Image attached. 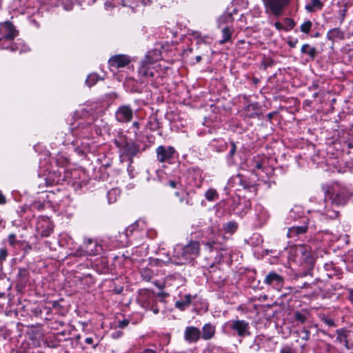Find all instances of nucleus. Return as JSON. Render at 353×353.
<instances>
[{
    "instance_id": "nucleus-9",
    "label": "nucleus",
    "mask_w": 353,
    "mask_h": 353,
    "mask_svg": "<svg viewBox=\"0 0 353 353\" xmlns=\"http://www.w3.org/2000/svg\"><path fill=\"white\" fill-rule=\"evenodd\" d=\"M69 173L65 170L57 168L50 172L46 179L47 185H53L59 184L66 180L68 177Z\"/></svg>"
},
{
    "instance_id": "nucleus-17",
    "label": "nucleus",
    "mask_w": 353,
    "mask_h": 353,
    "mask_svg": "<svg viewBox=\"0 0 353 353\" xmlns=\"http://www.w3.org/2000/svg\"><path fill=\"white\" fill-rule=\"evenodd\" d=\"M216 327L214 325L208 323H205L201 332V337L205 340L208 341L212 339L215 334Z\"/></svg>"
},
{
    "instance_id": "nucleus-55",
    "label": "nucleus",
    "mask_w": 353,
    "mask_h": 353,
    "mask_svg": "<svg viewBox=\"0 0 353 353\" xmlns=\"http://www.w3.org/2000/svg\"><path fill=\"white\" fill-rule=\"evenodd\" d=\"M168 185L172 188H176L177 185V183L174 181L170 180L168 181Z\"/></svg>"
},
{
    "instance_id": "nucleus-16",
    "label": "nucleus",
    "mask_w": 353,
    "mask_h": 353,
    "mask_svg": "<svg viewBox=\"0 0 353 353\" xmlns=\"http://www.w3.org/2000/svg\"><path fill=\"white\" fill-rule=\"evenodd\" d=\"M196 202L197 198L194 192H186L180 196V203L185 208L193 207Z\"/></svg>"
},
{
    "instance_id": "nucleus-53",
    "label": "nucleus",
    "mask_w": 353,
    "mask_h": 353,
    "mask_svg": "<svg viewBox=\"0 0 353 353\" xmlns=\"http://www.w3.org/2000/svg\"><path fill=\"white\" fill-rule=\"evenodd\" d=\"M324 268L327 272L331 271L333 269V264L332 263H325L324 265Z\"/></svg>"
},
{
    "instance_id": "nucleus-21",
    "label": "nucleus",
    "mask_w": 353,
    "mask_h": 353,
    "mask_svg": "<svg viewBox=\"0 0 353 353\" xmlns=\"http://www.w3.org/2000/svg\"><path fill=\"white\" fill-rule=\"evenodd\" d=\"M192 298L191 294H185L183 299L176 301L175 307L181 311L184 310L190 305Z\"/></svg>"
},
{
    "instance_id": "nucleus-60",
    "label": "nucleus",
    "mask_w": 353,
    "mask_h": 353,
    "mask_svg": "<svg viewBox=\"0 0 353 353\" xmlns=\"http://www.w3.org/2000/svg\"><path fill=\"white\" fill-rule=\"evenodd\" d=\"M175 196H176L177 197H179V199L180 200V196H182L183 194H181L179 192H176L174 193Z\"/></svg>"
},
{
    "instance_id": "nucleus-54",
    "label": "nucleus",
    "mask_w": 353,
    "mask_h": 353,
    "mask_svg": "<svg viewBox=\"0 0 353 353\" xmlns=\"http://www.w3.org/2000/svg\"><path fill=\"white\" fill-rule=\"evenodd\" d=\"M274 27L278 30H281L283 28V26L282 23L279 22V21L274 23Z\"/></svg>"
},
{
    "instance_id": "nucleus-45",
    "label": "nucleus",
    "mask_w": 353,
    "mask_h": 353,
    "mask_svg": "<svg viewBox=\"0 0 353 353\" xmlns=\"http://www.w3.org/2000/svg\"><path fill=\"white\" fill-rule=\"evenodd\" d=\"M323 322L326 325H327L329 327H334V326H335L334 321L332 319H331L325 318L323 319Z\"/></svg>"
},
{
    "instance_id": "nucleus-43",
    "label": "nucleus",
    "mask_w": 353,
    "mask_h": 353,
    "mask_svg": "<svg viewBox=\"0 0 353 353\" xmlns=\"http://www.w3.org/2000/svg\"><path fill=\"white\" fill-rule=\"evenodd\" d=\"M298 39L295 38V39H290L288 41V44L289 45V46H290L291 48H295L296 44L298 43Z\"/></svg>"
},
{
    "instance_id": "nucleus-20",
    "label": "nucleus",
    "mask_w": 353,
    "mask_h": 353,
    "mask_svg": "<svg viewBox=\"0 0 353 353\" xmlns=\"http://www.w3.org/2000/svg\"><path fill=\"white\" fill-rule=\"evenodd\" d=\"M323 3L321 0H311L310 3H307L305 9L308 12H314L316 10H320L323 8Z\"/></svg>"
},
{
    "instance_id": "nucleus-35",
    "label": "nucleus",
    "mask_w": 353,
    "mask_h": 353,
    "mask_svg": "<svg viewBox=\"0 0 353 353\" xmlns=\"http://www.w3.org/2000/svg\"><path fill=\"white\" fill-rule=\"evenodd\" d=\"M238 225L235 221H229L224 225V230L226 232L234 233L237 229Z\"/></svg>"
},
{
    "instance_id": "nucleus-14",
    "label": "nucleus",
    "mask_w": 353,
    "mask_h": 353,
    "mask_svg": "<svg viewBox=\"0 0 353 353\" xmlns=\"http://www.w3.org/2000/svg\"><path fill=\"white\" fill-rule=\"evenodd\" d=\"M201 338V331L194 326H188L184 331V339L189 343H196Z\"/></svg>"
},
{
    "instance_id": "nucleus-18",
    "label": "nucleus",
    "mask_w": 353,
    "mask_h": 353,
    "mask_svg": "<svg viewBox=\"0 0 353 353\" xmlns=\"http://www.w3.org/2000/svg\"><path fill=\"white\" fill-rule=\"evenodd\" d=\"M336 332L337 334L336 341L343 345L347 349H349L347 337L349 336L350 331L345 329H339L336 330Z\"/></svg>"
},
{
    "instance_id": "nucleus-57",
    "label": "nucleus",
    "mask_w": 353,
    "mask_h": 353,
    "mask_svg": "<svg viewBox=\"0 0 353 353\" xmlns=\"http://www.w3.org/2000/svg\"><path fill=\"white\" fill-rule=\"evenodd\" d=\"M229 12H232V16H233L234 14H237L238 10L236 8H233L231 11L229 10Z\"/></svg>"
},
{
    "instance_id": "nucleus-22",
    "label": "nucleus",
    "mask_w": 353,
    "mask_h": 353,
    "mask_svg": "<svg viewBox=\"0 0 353 353\" xmlns=\"http://www.w3.org/2000/svg\"><path fill=\"white\" fill-rule=\"evenodd\" d=\"M307 230L306 225L293 226L288 230V236L289 238H294L297 235L305 233Z\"/></svg>"
},
{
    "instance_id": "nucleus-37",
    "label": "nucleus",
    "mask_w": 353,
    "mask_h": 353,
    "mask_svg": "<svg viewBox=\"0 0 353 353\" xmlns=\"http://www.w3.org/2000/svg\"><path fill=\"white\" fill-rule=\"evenodd\" d=\"M141 276L145 281H150L152 277V272L150 270H143L141 271Z\"/></svg>"
},
{
    "instance_id": "nucleus-46",
    "label": "nucleus",
    "mask_w": 353,
    "mask_h": 353,
    "mask_svg": "<svg viewBox=\"0 0 353 353\" xmlns=\"http://www.w3.org/2000/svg\"><path fill=\"white\" fill-rule=\"evenodd\" d=\"M214 244H215V241H212L206 242V243L205 245L206 248L208 249V250L211 252V251H212Z\"/></svg>"
},
{
    "instance_id": "nucleus-62",
    "label": "nucleus",
    "mask_w": 353,
    "mask_h": 353,
    "mask_svg": "<svg viewBox=\"0 0 353 353\" xmlns=\"http://www.w3.org/2000/svg\"><path fill=\"white\" fill-rule=\"evenodd\" d=\"M1 223H2V220L0 219V225L1 224Z\"/></svg>"
},
{
    "instance_id": "nucleus-15",
    "label": "nucleus",
    "mask_w": 353,
    "mask_h": 353,
    "mask_svg": "<svg viewBox=\"0 0 353 353\" xmlns=\"http://www.w3.org/2000/svg\"><path fill=\"white\" fill-rule=\"evenodd\" d=\"M109 65L110 67L116 68H123L128 65L130 62V57L125 54H117L112 57L109 59Z\"/></svg>"
},
{
    "instance_id": "nucleus-38",
    "label": "nucleus",
    "mask_w": 353,
    "mask_h": 353,
    "mask_svg": "<svg viewBox=\"0 0 353 353\" xmlns=\"http://www.w3.org/2000/svg\"><path fill=\"white\" fill-rule=\"evenodd\" d=\"M301 339L304 341H307L310 339V331L306 329L305 327H303V330L301 332Z\"/></svg>"
},
{
    "instance_id": "nucleus-2",
    "label": "nucleus",
    "mask_w": 353,
    "mask_h": 353,
    "mask_svg": "<svg viewBox=\"0 0 353 353\" xmlns=\"http://www.w3.org/2000/svg\"><path fill=\"white\" fill-rule=\"evenodd\" d=\"M160 69V64L152 61L150 57L147 55L141 62V67L139 69V74L141 82L150 84L154 88L163 84V72Z\"/></svg>"
},
{
    "instance_id": "nucleus-23",
    "label": "nucleus",
    "mask_w": 353,
    "mask_h": 353,
    "mask_svg": "<svg viewBox=\"0 0 353 353\" xmlns=\"http://www.w3.org/2000/svg\"><path fill=\"white\" fill-rule=\"evenodd\" d=\"M234 20L232 12H229V9L227 10L218 19L219 24L224 25L231 23Z\"/></svg>"
},
{
    "instance_id": "nucleus-36",
    "label": "nucleus",
    "mask_w": 353,
    "mask_h": 353,
    "mask_svg": "<svg viewBox=\"0 0 353 353\" xmlns=\"http://www.w3.org/2000/svg\"><path fill=\"white\" fill-rule=\"evenodd\" d=\"M99 80V76L96 73L90 74L88 76L85 83L89 86L91 87L94 85Z\"/></svg>"
},
{
    "instance_id": "nucleus-1",
    "label": "nucleus",
    "mask_w": 353,
    "mask_h": 353,
    "mask_svg": "<svg viewBox=\"0 0 353 353\" xmlns=\"http://www.w3.org/2000/svg\"><path fill=\"white\" fill-rule=\"evenodd\" d=\"M201 245L197 241H190L186 245L177 244L174 246L173 254L168 258V262L183 265L192 262L200 254Z\"/></svg>"
},
{
    "instance_id": "nucleus-47",
    "label": "nucleus",
    "mask_w": 353,
    "mask_h": 353,
    "mask_svg": "<svg viewBox=\"0 0 353 353\" xmlns=\"http://www.w3.org/2000/svg\"><path fill=\"white\" fill-rule=\"evenodd\" d=\"M128 323H129V321L124 319V320L119 322L118 327L120 328H123V327H126L128 325Z\"/></svg>"
},
{
    "instance_id": "nucleus-24",
    "label": "nucleus",
    "mask_w": 353,
    "mask_h": 353,
    "mask_svg": "<svg viewBox=\"0 0 353 353\" xmlns=\"http://www.w3.org/2000/svg\"><path fill=\"white\" fill-rule=\"evenodd\" d=\"M301 52L302 54H308L312 59H314L316 55V49L314 47H310L307 43L302 46Z\"/></svg>"
},
{
    "instance_id": "nucleus-12",
    "label": "nucleus",
    "mask_w": 353,
    "mask_h": 353,
    "mask_svg": "<svg viewBox=\"0 0 353 353\" xmlns=\"http://www.w3.org/2000/svg\"><path fill=\"white\" fill-rule=\"evenodd\" d=\"M121 158L127 157L130 161L139 151L138 146L133 142H126L121 147Z\"/></svg>"
},
{
    "instance_id": "nucleus-7",
    "label": "nucleus",
    "mask_w": 353,
    "mask_h": 353,
    "mask_svg": "<svg viewBox=\"0 0 353 353\" xmlns=\"http://www.w3.org/2000/svg\"><path fill=\"white\" fill-rule=\"evenodd\" d=\"M134 116V111L129 105H120L115 112V119L119 123L130 122Z\"/></svg>"
},
{
    "instance_id": "nucleus-10",
    "label": "nucleus",
    "mask_w": 353,
    "mask_h": 353,
    "mask_svg": "<svg viewBox=\"0 0 353 353\" xmlns=\"http://www.w3.org/2000/svg\"><path fill=\"white\" fill-rule=\"evenodd\" d=\"M175 152L172 146L159 145L156 149L157 160L161 163H171Z\"/></svg>"
},
{
    "instance_id": "nucleus-42",
    "label": "nucleus",
    "mask_w": 353,
    "mask_h": 353,
    "mask_svg": "<svg viewBox=\"0 0 353 353\" xmlns=\"http://www.w3.org/2000/svg\"><path fill=\"white\" fill-rule=\"evenodd\" d=\"M346 12H347V8H345V6L344 7V8L339 10V14L341 16V19H340L341 23H343L345 19Z\"/></svg>"
},
{
    "instance_id": "nucleus-3",
    "label": "nucleus",
    "mask_w": 353,
    "mask_h": 353,
    "mask_svg": "<svg viewBox=\"0 0 353 353\" xmlns=\"http://www.w3.org/2000/svg\"><path fill=\"white\" fill-rule=\"evenodd\" d=\"M101 250V246L97 241L89 238L84 240L83 244L73 253V255L75 256L97 255Z\"/></svg>"
},
{
    "instance_id": "nucleus-31",
    "label": "nucleus",
    "mask_w": 353,
    "mask_h": 353,
    "mask_svg": "<svg viewBox=\"0 0 353 353\" xmlns=\"http://www.w3.org/2000/svg\"><path fill=\"white\" fill-rule=\"evenodd\" d=\"M309 316V313L307 312H300L297 311L294 313V319L296 321L300 323H304L307 321Z\"/></svg>"
},
{
    "instance_id": "nucleus-59",
    "label": "nucleus",
    "mask_w": 353,
    "mask_h": 353,
    "mask_svg": "<svg viewBox=\"0 0 353 353\" xmlns=\"http://www.w3.org/2000/svg\"><path fill=\"white\" fill-rule=\"evenodd\" d=\"M195 59H196V61L197 63H199V62H200V61H201V56H196V58H195Z\"/></svg>"
},
{
    "instance_id": "nucleus-8",
    "label": "nucleus",
    "mask_w": 353,
    "mask_h": 353,
    "mask_svg": "<svg viewBox=\"0 0 353 353\" xmlns=\"http://www.w3.org/2000/svg\"><path fill=\"white\" fill-rule=\"evenodd\" d=\"M263 283L277 291H281L283 287V277L275 272H270L265 277Z\"/></svg>"
},
{
    "instance_id": "nucleus-5",
    "label": "nucleus",
    "mask_w": 353,
    "mask_h": 353,
    "mask_svg": "<svg viewBox=\"0 0 353 353\" xmlns=\"http://www.w3.org/2000/svg\"><path fill=\"white\" fill-rule=\"evenodd\" d=\"M265 12H271L274 16H280L283 9L290 3V0H262Z\"/></svg>"
},
{
    "instance_id": "nucleus-28",
    "label": "nucleus",
    "mask_w": 353,
    "mask_h": 353,
    "mask_svg": "<svg viewBox=\"0 0 353 353\" xmlns=\"http://www.w3.org/2000/svg\"><path fill=\"white\" fill-rule=\"evenodd\" d=\"M29 273L28 271L25 268H19L17 277L19 279V283L21 285H25L27 282V279Z\"/></svg>"
},
{
    "instance_id": "nucleus-33",
    "label": "nucleus",
    "mask_w": 353,
    "mask_h": 353,
    "mask_svg": "<svg viewBox=\"0 0 353 353\" xmlns=\"http://www.w3.org/2000/svg\"><path fill=\"white\" fill-rule=\"evenodd\" d=\"M108 202L110 203H114L117 201V198L119 196V191L117 189L110 190L107 194Z\"/></svg>"
},
{
    "instance_id": "nucleus-56",
    "label": "nucleus",
    "mask_w": 353,
    "mask_h": 353,
    "mask_svg": "<svg viewBox=\"0 0 353 353\" xmlns=\"http://www.w3.org/2000/svg\"><path fill=\"white\" fill-rule=\"evenodd\" d=\"M85 342L87 344L91 345V344L93 343V339L91 338V337H88V338L85 339Z\"/></svg>"
},
{
    "instance_id": "nucleus-39",
    "label": "nucleus",
    "mask_w": 353,
    "mask_h": 353,
    "mask_svg": "<svg viewBox=\"0 0 353 353\" xmlns=\"http://www.w3.org/2000/svg\"><path fill=\"white\" fill-rule=\"evenodd\" d=\"M236 146L234 142L230 144V149L228 154V157L232 158L236 153Z\"/></svg>"
},
{
    "instance_id": "nucleus-49",
    "label": "nucleus",
    "mask_w": 353,
    "mask_h": 353,
    "mask_svg": "<svg viewBox=\"0 0 353 353\" xmlns=\"http://www.w3.org/2000/svg\"><path fill=\"white\" fill-rule=\"evenodd\" d=\"M285 21H286V23L288 24V26L290 27V29L294 28L295 23H294V21L293 19H292L290 18H287L285 19Z\"/></svg>"
},
{
    "instance_id": "nucleus-27",
    "label": "nucleus",
    "mask_w": 353,
    "mask_h": 353,
    "mask_svg": "<svg viewBox=\"0 0 353 353\" xmlns=\"http://www.w3.org/2000/svg\"><path fill=\"white\" fill-rule=\"evenodd\" d=\"M205 198L208 201H214L219 199V194L214 188H209L205 193Z\"/></svg>"
},
{
    "instance_id": "nucleus-51",
    "label": "nucleus",
    "mask_w": 353,
    "mask_h": 353,
    "mask_svg": "<svg viewBox=\"0 0 353 353\" xmlns=\"http://www.w3.org/2000/svg\"><path fill=\"white\" fill-rule=\"evenodd\" d=\"M61 307V305L57 301H54L52 302V308L54 310H58Z\"/></svg>"
},
{
    "instance_id": "nucleus-26",
    "label": "nucleus",
    "mask_w": 353,
    "mask_h": 353,
    "mask_svg": "<svg viewBox=\"0 0 353 353\" xmlns=\"http://www.w3.org/2000/svg\"><path fill=\"white\" fill-rule=\"evenodd\" d=\"M347 201V198L343 194H336L332 199V203L336 205H344Z\"/></svg>"
},
{
    "instance_id": "nucleus-29",
    "label": "nucleus",
    "mask_w": 353,
    "mask_h": 353,
    "mask_svg": "<svg viewBox=\"0 0 353 353\" xmlns=\"http://www.w3.org/2000/svg\"><path fill=\"white\" fill-rule=\"evenodd\" d=\"M144 222L143 221H137L129 227L125 229V235L128 237L132 235L133 232L135 231L141 225H143Z\"/></svg>"
},
{
    "instance_id": "nucleus-25",
    "label": "nucleus",
    "mask_w": 353,
    "mask_h": 353,
    "mask_svg": "<svg viewBox=\"0 0 353 353\" xmlns=\"http://www.w3.org/2000/svg\"><path fill=\"white\" fill-rule=\"evenodd\" d=\"M246 114L249 117H254L257 115L258 104L257 103H250L245 108Z\"/></svg>"
},
{
    "instance_id": "nucleus-6",
    "label": "nucleus",
    "mask_w": 353,
    "mask_h": 353,
    "mask_svg": "<svg viewBox=\"0 0 353 353\" xmlns=\"http://www.w3.org/2000/svg\"><path fill=\"white\" fill-rule=\"evenodd\" d=\"M17 35V31L10 22L6 21L0 23V43L1 41L5 44L10 43Z\"/></svg>"
},
{
    "instance_id": "nucleus-44",
    "label": "nucleus",
    "mask_w": 353,
    "mask_h": 353,
    "mask_svg": "<svg viewBox=\"0 0 353 353\" xmlns=\"http://www.w3.org/2000/svg\"><path fill=\"white\" fill-rule=\"evenodd\" d=\"M8 241L11 245H14L16 243V235L14 234H10L8 236Z\"/></svg>"
},
{
    "instance_id": "nucleus-41",
    "label": "nucleus",
    "mask_w": 353,
    "mask_h": 353,
    "mask_svg": "<svg viewBox=\"0 0 353 353\" xmlns=\"http://www.w3.org/2000/svg\"><path fill=\"white\" fill-rule=\"evenodd\" d=\"M8 256V251L6 248H1L0 250V261L6 260Z\"/></svg>"
},
{
    "instance_id": "nucleus-4",
    "label": "nucleus",
    "mask_w": 353,
    "mask_h": 353,
    "mask_svg": "<svg viewBox=\"0 0 353 353\" xmlns=\"http://www.w3.org/2000/svg\"><path fill=\"white\" fill-rule=\"evenodd\" d=\"M158 299L154 293L144 290L140 295L139 301L142 307L152 310L154 314H157L159 312V309L157 306Z\"/></svg>"
},
{
    "instance_id": "nucleus-34",
    "label": "nucleus",
    "mask_w": 353,
    "mask_h": 353,
    "mask_svg": "<svg viewBox=\"0 0 353 353\" xmlns=\"http://www.w3.org/2000/svg\"><path fill=\"white\" fill-rule=\"evenodd\" d=\"M312 22L310 20L305 21L300 26V30L305 34H308L312 28Z\"/></svg>"
},
{
    "instance_id": "nucleus-11",
    "label": "nucleus",
    "mask_w": 353,
    "mask_h": 353,
    "mask_svg": "<svg viewBox=\"0 0 353 353\" xmlns=\"http://www.w3.org/2000/svg\"><path fill=\"white\" fill-rule=\"evenodd\" d=\"M227 324L232 330L237 332L239 336H244L250 334L249 323L244 320H232Z\"/></svg>"
},
{
    "instance_id": "nucleus-50",
    "label": "nucleus",
    "mask_w": 353,
    "mask_h": 353,
    "mask_svg": "<svg viewBox=\"0 0 353 353\" xmlns=\"http://www.w3.org/2000/svg\"><path fill=\"white\" fill-rule=\"evenodd\" d=\"M6 203V198L0 190V205H5Z\"/></svg>"
},
{
    "instance_id": "nucleus-30",
    "label": "nucleus",
    "mask_w": 353,
    "mask_h": 353,
    "mask_svg": "<svg viewBox=\"0 0 353 353\" xmlns=\"http://www.w3.org/2000/svg\"><path fill=\"white\" fill-rule=\"evenodd\" d=\"M55 163L58 168L65 170V168L68 165V159L61 154H57L55 157Z\"/></svg>"
},
{
    "instance_id": "nucleus-61",
    "label": "nucleus",
    "mask_w": 353,
    "mask_h": 353,
    "mask_svg": "<svg viewBox=\"0 0 353 353\" xmlns=\"http://www.w3.org/2000/svg\"><path fill=\"white\" fill-rule=\"evenodd\" d=\"M327 276L330 277V278L332 277V273H330V274L327 273Z\"/></svg>"
},
{
    "instance_id": "nucleus-40",
    "label": "nucleus",
    "mask_w": 353,
    "mask_h": 353,
    "mask_svg": "<svg viewBox=\"0 0 353 353\" xmlns=\"http://www.w3.org/2000/svg\"><path fill=\"white\" fill-rule=\"evenodd\" d=\"M279 353H296V351L291 347L286 345L281 349Z\"/></svg>"
},
{
    "instance_id": "nucleus-58",
    "label": "nucleus",
    "mask_w": 353,
    "mask_h": 353,
    "mask_svg": "<svg viewBox=\"0 0 353 353\" xmlns=\"http://www.w3.org/2000/svg\"><path fill=\"white\" fill-rule=\"evenodd\" d=\"M132 127L135 128L137 130L139 128V123L135 121L132 123Z\"/></svg>"
},
{
    "instance_id": "nucleus-13",
    "label": "nucleus",
    "mask_w": 353,
    "mask_h": 353,
    "mask_svg": "<svg viewBox=\"0 0 353 353\" xmlns=\"http://www.w3.org/2000/svg\"><path fill=\"white\" fill-rule=\"evenodd\" d=\"M0 49L10 50L12 52L19 51V53L25 52L29 50V48L25 45L21 39H17L15 42L0 43Z\"/></svg>"
},
{
    "instance_id": "nucleus-48",
    "label": "nucleus",
    "mask_w": 353,
    "mask_h": 353,
    "mask_svg": "<svg viewBox=\"0 0 353 353\" xmlns=\"http://www.w3.org/2000/svg\"><path fill=\"white\" fill-rule=\"evenodd\" d=\"M347 292L348 293V300L352 303H353V289L352 288H348L347 290Z\"/></svg>"
},
{
    "instance_id": "nucleus-19",
    "label": "nucleus",
    "mask_w": 353,
    "mask_h": 353,
    "mask_svg": "<svg viewBox=\"0 0 353 353\" xmlns=\"http://www.w3.org/2000/svg\"><path fill=\"white\" fill-rule=\"evenodd\" d=\"M344 32L339 28H335L330 30L326 34L328 40L334 41L336 39L342 40L344 39Z\"/></svg>"
},
{
    "instance_id": "nucleus-32",
    "label": "nucleus",
    "mask_w": 353,
    "mask_h": 353,
    "mask_svg": "<svg viewBox=\"0 0 353 353\" xmlns=\"http://www.w3.org/2000/svg\"><path fill=\"white\" fill-rule=\"evenodd\" d=\"M232 32V29L230 28L228 26L223 28L222 30L223 39L220 41V43H223L228 41L231 38Z\"/></svg>"
},
{
    "instance_id": "nucleus-52",
    "label": "nucleus",
    "mask_w": 353,
    "mask_h": 353,
    "mask_svg": "<svg viewBox=\"0 0 353 353\" xmlns=\"http://www.w3.org/2000/svg\"><path fill=\"white\" fill-rule=\"evenodd\" d=\"M263 168V163L260 161H256L254 165V170H261Z\"/></svg>"
}]
</instances>
